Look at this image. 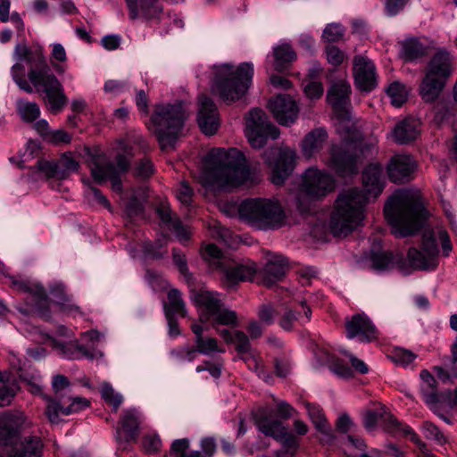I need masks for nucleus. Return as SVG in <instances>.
<instances>
[{
	"mask_svg": "<svg viewBox=\"0 0 457 457\" xmlns=\"http://www.w3.org/2000/svg\"><path fill=\"white\" fill-rule=\"evenodd\" d=\"M350 94L351 86L345 80L333 83L328 91L327 101L331 105L336 116L340 120L349 118Z\"/></svg>",
	"mask_w": 457,
	"mask_h": 457,
	"instance_id": "f3484780",
	"label": "nucleus"
},
{
	"mask_svg": "<svg viewBox=\"0 0 457 457\" xmlns=\"http://www.w3.org/2000/svg\"><path fill=\"white\" fill-rule=\"evenodd\" d=\"M191 329L195 336L196 350L204 354H208L214 351L223 352L218 349V342L213 337H204V327L199 324H193Z\"/></svg>",
	"mask_w": 457,
	"mask_h": 457,
	"instance_id": "f704fd0d",
	"label": "nucleus"
},
{
	"mask_svg": "<svg viewBox=\"0 0 457 457\" xmlns=\"http://www.w3.org/2000/svg\"><path fill=\"white\" fill-rule=\"evenodd\" d=\"M358 156L352 145H334L330 151V167L342 178L358 172Z\"/></svg>",
	"mask_w": 457,
	"mask_h": 457,
	"instance_id": "dca6fc26",
	"label": "nucleus"
},
{
	"mask_svg": "<svg viewBox=\"0 0 457 457\" xmlns=\"http://www.w3.org/2000/svg\"><path fill=\"white\" fill-rule=\"evenodd\" d=\"M382 165L370 163L362 171L363 189L351 188L337 196L329 220L330 231L334 236L345 237L359 225L364 217L366 204L382 193Z\"/></svg>",
	"mask_w": 457,
	"mask_h": 457,
	"instance_id": "f257e3e1",
	"label": "nucleus"
},
{
	"mask_svg": "<svg viewBox=\"0 0 457 457\" xmlns=\"http://www.w3.org/2000/svg\"><path fill=\"white\" fill-rule=\"evenodd\" d=\"M194 195V190L186 180L180 181L177 189V198L179 201L186 205L189 206L192 204V198Z\"/></svg>",
	"mask_w": 457,
	"mask_h": 457,
	"instance_id": "680f3d73",
	"label": "nucleus"
},
{
	"mask_svg": "<svg viewBox=\"0 0 457 457\" xmlns=\"http://www.w3.org/2000/svg\"><path fill=\"white\" fill-rule=\"evenodd\" d=\"M56 162L58 164L60 180L66 179L72 172L78 171L79 168V162L72 157L71 153L63 154Z\"/></svg>",
	"mask_w": 457,
	"mask_h": 457,
	"instance_id": "ea45409f",
	"label": "nucleus"
},
{
	"mask_svg": "<svg viewBox=\"0 0 457 457\" xmlns=\"http://www.w3.org/2000/svg\"><path fill=\"white\" fill-rule=\"evenodd\" d=\"M419 126V120L413 118H406L399 121L392 131L394 141L400 145L414 141L420 134Z\"/></svg>",
	"mask_w": 457,
	"mask_h": 457,
	"instance_id": "cd10ccee",
	"label": "nucleus"
},
{
	"mask_svg": "<svg viewBox=\"0 0 457 457\" xmlns=\"http://www.w3.org/2000/svg\"><path fill=\"white\" fill-rule=\"evenodd\" d=\"M16 110L21 119L27 123L36 121L40 115V108L37 103L22 98L16 101Z\"/></svg>",
	"mask_w": 457,
	"mask_h": 457,
	"instance_id": "4c0bfd02",
	"label": "nucleus"
},
{
	"mask_svg": "<svg viewBox=\"0 0 457 457\" xmlns=\"http://www.w3.org/2000/svg\"><path fill=\"white\" fill-rule=\"evenodd\" d=\"M423 429L426 432V436L429 439H434L437 443L443 445L446 442V438L444 434L440 431L437 426L430 421H424L422 425Z\"/></svg>",
	"mask_w": 457,
	"mask_h": 457,
	"instance_id": "e2e57ef3",
	"label": "nucleus"
},
{
	"mask_svg": "<svg viewBox=\"0 0 457 457\" xmlns=\"http://www.w3.org/2000/svg\"><path fill=\"white\" fill-rule=\"evenodd\" d=\"M21 418L17 415L4 412L0 415V444L11 445L10 450L4 451L0 457H40L42 442L38 436H29L20 442H14L19 434Z\"/></svg>",
	"mask_w": 457,
	"mask_h": 457,
	"instance_id": "423d86ee",
	"label": "nucleus"
},
{
	"mask_svg": "<svg viewBox=\"0 0 457 457\" xmlns=\"http://www.w3.org/2000/svg\"><path fill=\"white\" fill-rule=\"evenodd\" d=\"M371 268L377 271H385L397 267L403 270L406 265L403 255L391 251H372L370 255Z\"/></svg>",
	"mask_w": 457,
	"mask_h": 457,
	"instance_id": "393cba45",
	"label": "nucleus"
},
{
	"mask_svg": "<svg viewBox=\"0 0 457 457\" xmlns=\"http://www.w3.org/2000/svg\"><path fill=\"white\" fill-rule=\"evenodd\" d=\"M164 309L165 314L186 316L185 303L178 289L172 288L168 292V303L164 304Z\"/></svg>",
	"mask_w": 457,
	"mask_h": 457,
	"instance_id": "58836bf2",
	"label": "nucleus"
},
{
	"mask_svg": "<svg viewBox=\"0 0 457 457\" xmlns=\"http://www.w3.org/2000/svg\"><path fill=\"white\" fill-rule=\"evenodd\" d=\"M254 424L266 436H270L282 445L277 457H294L299 448L297 437L287 431L283 423L272 418L265 409H259L253 415Z\"/></svg>",
	"mask_w": 457,
	"mask_h": 457,
	"instance_id": "1a4fd4ad",
	"label": "nucleus"
},
{
	"mask_svg": "<svg viewBox=\"0 0 457 457\" xmlns=\"http://www.w3.org/2000/svg\"><path fill=\"white\" fill-rule=\"evenodd\" d=\"M327 60L328 62L332 64L333 66H339L344 59H345V54L343 51H341L337 46L333 45H328L325 48Z\"/></svg>",
	"mask_w": 457,
	"mask_h": 457,
	"instance_id": "0e129e2a",
	"label": "nucleus"
},
{
	"mask_svg": "<svg viewBox=\"0 0 457 457\" xmlns=\"http://www.w3.org/2000/svg\"><path fill=\"white\" fill-rule=\"evenodd\" d=\"M71 383L67 377L63 375H55L53 377L52 387L54 392V396H49L52 399L62 402L70 395Z\"/></svg>",
	"mask_w": 457,
	"mask_h": 457,
	"instance_id": "79ce46f5",
	"label": "nucleus"
},
{
	"mask_svg": "<svg viewBox=\"0 0 457 457\" xmlns=\"http://www.w3.org/2000/svg\"><path fill=\"white\" fill-rule=\"evenodd\" d=\"M18 389L14 378L0 373V406L10 404Z\"/></svg>",
	"mask_w": 457,
	"mask_h": 457,
	"instance_id": "c9c22d12",
	"label": "nucleus"
},
{
	"mask_svg": "<svg viewBox=\"0 0 457 457\" xmlns=\"http://www.w3.org/2000/svg\"><path fill=\"white\" fill-rule=\"evenodd\" d=\"M241 219L259 229H275L285 223V212L278 201L267 198H250L238 207Z\"/></svg>",
	"mask_w": 457,
	"mask_h": 457,
	"instance_id": "39448f33",
	"label": "nucleus"
},
{
	"mask_svg": "<svg viewBox=\"0 0 457 457\" xmlns=\"http://www.w3.org/2000/svg\"><path fill=\"white\" fill-rule=\"evenodd\" d=\"M420 393L424 402L434 413H437V405L442 404L445 398V391L439 392L435 377L427 370L420 372Z\"/></svg>",
	"mask_w": 457,
	"mask_h": 457,
	"instance_id": "5701e85b",
	"label": "nucleus"
},
{
	"mask_svg": "<svg viewBox=\"0 0 457 457\" xmlns=\"http://www.w3.org/2000/svg\"><path fill=\"white\" fill-rule=\"evenodd\" d=\"M389 357L395 363L407 366L416 359L417 355L411 351L396 347L391 352Z\"/></svg>",
	"mask_w": 457,
	"mask_h": 457,
	"instance_id": "3c124183",
	"label": "nucleus"
},
{
	"mask_svg": "<svg viewBox=\"0 0 457 457\" xmlns=\"http://www.w3.org/2000/svg\"><path fill=\"white\" fill-rule=\"evenodd\" d=\"M220 268L223 271L225 283L228 287H232L238 282L251 280L255 274L254 268L244 264L224 265L220 262Z\"/></svg>",
	"mask_w": 457,
	"mask_h": 457,
	"instance_id": "c85d7f7f",
	"label": "nucleus"
},
{
	"mask_svg": "<svg viewBox=\"0 0 457 457\" xmlns=\"http://www.w3.org/2000/svg\"><path fill=\"white\" fill-rule=\"evenodd\" d=\"M142 13L147 19H152L162 12V8L158 5L157 0H138Z\"/></svg>",
	"mask_w": 457,
	"mask_h": 457,
	"instance_id": "bf43d9fd",
	"label": "nucleus"
},
{
	"mask_svg": "<svg viewBox=\"0 0 457 457\" xmlns=\"http://www.w3.org/2000/svg\"><path fill=\"white\" fill-rule=\"evenodd\" d=\"M414 170L415 162L410 155H395L391 158L387 165L388 178L394 183L409 181Z\"/></svg>",
	"mask_w": 457,
	"mask_h": 457,
	"instance_id": "b1692460",
	"label": "nucleus"
},
{
	"mask_svg": "<svg viewBox=\"0 0 457 457\" xmlns=\"http://www.w3.org/2000/svg\"><path fill=\"white\" fill-rule=\"evenodd\" d=\"M344 29L341 25L332 23L326 26L322 38L329 43L337 42L344 37Z\"/></svg>",
	"mask_w": 457,
	"mask_h": 457,
	"instance_id": "4d7b16f0",
	"label": "nucleus"
},
{
	"mask_svg": "<svg viewBox=\"0 0 457 457\" xmlns=\"http://www.w3.org/2000/svg\"><path fill=\"white\" fill-rule=\"evenodd\" d=\"M30 301L32 302V305L35 310L37 312L39 316L45 320H49L51 319V311L49 308V301L46 295V290L44 289V296H39L37 295H33L30 297Z\"/></svg>",
	"mask_w": 457,
	"mask_h": 457,
	"instance_id": "49530a36",
	"label": "nucleus"
},
{
	"mask_svg": "<svg viewBox=\"0 0 457 457\" xmlns=\"http://www.w3.org/2000/svg\"><path fill=\"white\" fill-rule=\"evenodd\" d=\"M407 257L411 266L415 270H435L437 266V260L430 257L429 254L415 247L408 250Z\"/></svg>",
	"mask_w": 457,
	"mask_h": 457,
	"instance_id": "473e14b6",
	"label": "nucleus"
},
{
	"mask_svg": "<svg viewBox=\"0 0 457 457\" xmlns=\"http://www.w3.org/2000/svg\"><path fill=\"white\" fill-rule=\"evenodd\" d=\"M346 337H359L361 342H371L378 338V331L371 320L364 314H354L345 323Z\"/></svg>",
	"mask_w": 457,
	"mask_h": 457,
	"instance_id": "aec40b11",
	"label": "nucleus"
},
{
	"mask_svg": "<svg viewBox=\"0 0 457 457\" xmlns=\"http://www.w3.org/2000/svg\"><path fill=\"white\" fill-rule=\"evenodd\" d=\"M253 65L240 63L236 70L232 65L224 64L215 75L214 86L220 97L227 104L242 98L252 84Z\"/></svg>",
	"mask_w": 457,
	"mask_h": 457,
	"instance_id": "0eeeda50",
	"label": "nucleus"
},
{
	"mask_svg": "<svg viewBox=\"0 0 457 457\" xmlns=\"http://www.w3.org/2000/svg\"><path fill=\"white\" fill-rule=\"evenodd\" d=\"M12 286L18 290L29 293L30 297L33 295H37L39 296H44V287L39 285H31L29 281L24 280H17L13 277L11 278Z\"/></svg>",
	"mask_w": 457,
	"mask_h": 457,
	"instance_id": "5fc2aeb1",
	"label": "nucleus"
},
{
	"mask_svg": "<svg viewBox=\"0 0 457 457\" xmlns=\"http://www.w3.org/2000/svg\"><path fill=\"white\" fill-rule=\"evenodd\" d=\"M263 157L272 170V183L282 185L295 168V152L288 147L270 148L264 152Z\"/></svg>",
	"mask_w": 457,
	"mask_h": 457,
	"instance_id": "4468645a",
	"label": "nucleus"
},
{
	"mask_svg": "<svg viewBox=\"0 0 457 457\" xmlns=\"http://www.w3.org/2000/svg\"><path fill=\"white\" fill-rule=\"evenodd\" d=\"M167 240L165 237H160L154 242L145 241L143 243L142 251L145 255L153 259H161L166 253L165 246Z\"/></svg>",
	"mask_w": 457,
	"mask_h": 457,
	"instance_id": "a19ab883",
	"label": "nucleus"
},
{
	"mask_svg": "<svg viewBox=\"0 0 457 457\" xmlns=\"http://www.w3.org/2000/svg\"><path fill=\"white\" fill-rule=\"evenodd\" d=\"M386 92L391 98L392 104L395 107H401L407 99L404 87L399 82L390 84Z\"/></svg>",
	"mask_w": 457,
	"mask_h": 457,
	"instance_id": "8fccbe9b",
	"label": "nucleus"
},
{
	"mask_svg": "<svg viewBox=\"0 0 457 457\" xmlns=\"http://www.w3.org/2000/svg\"><path fill=\"white\" fill-rule=\"evenodd\" d=\"M198 125L205 135H213L218 130L219 113L214 102L206 95H201L198 97Z\"/></svg>",
	"mask_w": 457,
	"mask_h": 457,
	"instance_id": "6ab92c4d",
	"label": "nucleus"
},
{
	"mask_svg": "<svg viewBox=\"0 0 457 457\" xmlns=\"http://www.w3.org/2000/svg\"><path fill=\"white\" fill-rule=\"evenodd\" d=\"M355 87L363 92H370L377 87L375 66L369 59L358 55L353 59Z\"/></svg>",
	"mask_w": 457,
	"mask_h": 457,
	"instance_id": "412c9836",
	"label": "nucleus"
},
{
	"mask_svg": "<svg viewBox=\"0 0 457 457\" xmlns=\"http://www.w3.org/2000/svg\"><path fill=\"white\" fill-rule=\"evenodd\" d=\"M328 140V133L322 128L312 129L302 141V152L305 158L311 159L318 154Z\"/></svg>",
	"mask_w": 457,
	"mask_h": 457,
	"instance_id": "bb28decb",
	"label": "nucleus"
},
{
	"mask_svg": "<svg viewBox=\"0 0 457 457\" xmlns=\"http://www.w3.org/2000/svg\"><path fill=\"white\" fill-rule=\"evenodd\" d=\"M336 181L327 171L312 167L307 169L302 176V183L297 196V208L300 212L305 213L310 210L308 204L302 199V195L311 200H318L335 189Z\"/></svg>",
	"mask_w": 457,
	"mask_h": 457,
	"instance_id": "9d476101",
	"label": "nucleus"
},
{
	"mask_svg": "<svg viewBox=\"0 0 457 457\" xmlns=\"http://www.w3.org/2000/svg\"><path fill=\"white\" fill-rule=\"evenodd\" d=\"M245 136L253 148H262L269 138L277 139L279 129L273 125L260 108L251 109L245 116Z\"/></svg>",
	"mask_w": 457,
	"mask_h": 457,
	"instance_id": "9b49d317",
	"label": "nucleus"
},
{
	"mask_svg": "<svg viewBox=\"0 0 457 457\" xmlns=\"http://www.w3.org/2000/svg\"><path fill=\"white\" fill-rule=\"evenodd\" d=\"M212 236L223 242L228 247H232L235 242L232 232L218 222H215L212 228Z\"/></svg>",
	"mask_w": 457,
	"mask_h": 457,
	"instance_id": "864d4df0",
	"label": "nucleus"
},
{
	"mask_svg": "<svg viewBox=\"0 0 457 457\" xmlns=\"http://www.w3.org/2000/svg\"><path fill=\"white\" fill-rule=\"evenodd\" d=\"M421 249L424 253L437 260L439 253L436 237L432 229H425L422 234Z\"/></svg>",
	"mask_w": 457,
	"mask_h": 457,
	"instance_id": "37998d69",
	"label": "nucleus"
},
{
	"mask_svg": "<svg viewBox=\"0 0 457 457\" xmlns=\"http://www.w3.org/2000/svg\"><path fill=\"white\" fill-rule=\"evenodd\" d=\"M37 169L46 175V179L55 178L60 179L58 164L56 162L38 160L36 164Z\"/></svg>",
	"mask_w": 457,
	"mask_h": 457,
	"instance_id": "13d9d810",
	"label": "nucleus"
},
{
	"mask_svg": "<svg viewBox=\"0 0 457 457\" xmlns=\"http://www.w3.org/2000/svg\"><path fill=\"white\" fill-rule=\"evenodd\" d=\"M274 69L284 71L296 59V53L289 44H281L273 48Z\"/></svg>",
	"mask_w": 457,
	"mask_h": 457,
	"instance_id": "2f4dec72",
	"label": "nucleus"
},
{
	"mask_svg": "<svg viewBox=\"0 0 457 457\" xmlns=\"http://www.w3.org/2000/svg\"><path fill=\"white\" fill-rule=\"evenodd\" d=\"M251 175L244 154L236 148L212 153L204 172V180L217 187L239 186L250 180Z\"/></svg>",
	"mask_w": 457,
	"mask_h": 457,
	"instance_id": "7ed1b4c3",
	"label": "nucleus"
},
{
	"mask_svg": "<svg viewBox=\"0 0 457 457\" xmlns=\"http://www.w3.org/2000/svg\"><path fill=\"white\" fill-rule=\"evenodd\" d=\"M120 428L117 430L119 436L123 437L125 441L135 439L139 426L137 411L134 410L124 411L120 417Z\"/></svg>",
	"mask_w": 457,
	"mask_h": 457,
	"instance_id": "7c9ffc66",
	"label": "nucleus"
},
{
	"mask_svg": "<svg viewBox=\"0 0 457 457\" xmlns=\"http://www.w3.org/2000/svg\"><path fill=\"white\" fill-rule=\"evenodd\" d=\"M306 408L309 417L316 429L319 428H324V426L328 423L323 411L319 406L307 403Z\"/></svg>",
	"mask_w": 457,
	"mask_h": 457,
	"instance_id": "6e6d98bb",
	"label": "nucleus"
},
{
	"mask_svg": "<svg viewBox=\"0 0 457 457\" xmlns=\"http://www.w3.org/2000/svg\"><path fill=\"white\" fill-rule=\"evenodd\" d=\"M211 319L213 320V327L215 324L220 325H237V312L231 310L225 309L223 306Z\"/></svg>",
	"mask_w": 457,
	"mask_h": 457,
	"instance_id": "09e8293b",
	"label": "nucleus"
},
{
	"mask_svg": "<svg viewBox=\"0 0 457 457\" xmlns=\"http://www.w3.org/2000/svg\"><path fill=\"white\" fill-rule=\"evenodd\" d=\"M386 221L393 228V234L405 237L419 231L425 224L428 212L420 196L411 190H398L384 206Z\"/></svg>",
	"mask_w": 457,
	"mask_h": 457,
	"instance_id": "f03ea898",
	"label": "nucleus"
},
{
	"mask_svg": "<svg viewBox=\"0 0 457 457\" xmlns=\"http://www.w3.org/2000/svg\"><path fill=\"white\" fill-rule=\"evenodd\" d=\"M288 270V261L286 257L278 255L270 259L263 269V280L267 287L280 280Z\"/></svg>",
	"mask_w": 457,
	"mask_h": 457,
	"instance_id": "c756f323",
	"label": "nucleus"
},
{
	"mask_svg": "<svg viewBox=\"0 0 457 457\" xmlns=\"http://www.w3.org/2000/svg\"><path fill=\"white\" fill-rule=\"evenodd\" d=\"M101 395L104 402L112 405L114 411H117L122 402V397L114 392L109 383L105 382L102 385Z\"/></svg>",
	"mask_w": 457,
	"mask_h": 457,
	"instance_id": "603ef678",
	"label": "nucleus"
},
{
	"mask_svg": "<svg viewBox=\"0 0 457 457\" xmlns=\"http://www.w3.org/2000/svg\"><path fill=\"white\" fill-rule=\"evenodd\" d=\"M46 400V415L51 423H58L61 415H70L90 406V401L85 397H73L68 395L62 402L43 395Z\"/></svg>",
	"mask_w": 457,
	"mask_h": 457,
	"instance_id": "2eb2a0df",
	"label": "nucleus"
},
{
	"mask_svg": "<svg viewBox=\"0 0 457 457\" xmlns=\"http://www.w3.org/2000/svg\"><path fill=\"white\" fill-rule=\"evenodd\" d=\"M12 76L18 87L26 93H33V87L25 78V68L21 63H15L12 67Z\"/></svg>",
	"mask_w": 457,
	"mask_h": 457,
	"instance_id": "de8ad7c7",
	"label": "nucleus"
},
{
	"mask_svg": "<svg viewBox=\"0 0 457 457\" xmlns=\"http://www.w3.org/2000/svg\"><path fill=\"white\" fill-rule=\"evenodd\" d=\"M427 53V47L417 38H410L402 43V57L406 62H413Z\"/></svg>",
	"mask_w": 457,
	"mask_h": 457,
	"instance_id": "e433bc0d",
	"label": "nucleus"
},
{
	"mask_svg": "<svg viewBox=\"0 0 457 457\" xmlns=\"http://www.w3.org/2000/svg\"><path fill=\"white\" fill-rule=\"evenodd\" d=\"M154 172V165L147 158L141 159L135 166L134 176L141 179H148Z\"/></svg>",
	"mask_w": 457,
	"mask_h": 457,
	"instance_id": "052dcab7",
	"label": "nucleus"
},
{
	"mask_svg": "<svg viewBox=\"0 0 457 457\" xmlns=\"http://www.w3.org/2000/svg\"><path fill=\"white\" fill-rule=\"evenodd\" d=\"M277 312L275 308L270 304H262L258 310V318L260 321L266 325H271L274 322Z\"/></svg>",
	"mask_w": 457,
	"mask_h": 457,
	"instance_id": "69168bd1",
	"label": "nucleus"
},
{
	"mask_svg": "<svg viewBox=\"0 0 457 457\" xmlns=\"http://www.w3.org/2000/svg\"><path fill=\"white\" fill-rule=\"evenodd\" d=\"M453 72V58L449 52L438 50L428 62L419 92L426 103L435 102Z\"/></svg>",
	"mask_w": 457,
	"mask_h": 457,
	"instance_id": "6e6552de",
	"label": "nucleus"
},
{
	"mask_svg": "<svg viewBox=\"0 0 457 457\" xmlns=\"http://www.w3.org/2000/svg\"><path fill=\"white\" fill-rule=\"evenodd\" d=\"M35 87H41L45 93L44 101L49 112L53 114L61 112L66 106L68 98L63 87L54 74L48 70L42 71L34 81H30Z\"/></svg>",
	"mask_w": 457,
	"mask_h": 457,
	"instance_id": "ddd939ff",
	"label": "nucleus"
},
{
	"mask_svg": "<svg viewBox=\"0 0 457 457\" xmlns=\"http://www.w3.org/2000/svg\"><path fill=\"white\" fill-rule=\"evenodd\" d=\"M218 332L227 344L236 345V350L238 353H246L251 350L249 338L243 331L235 330L231 332L228 329H221Z\"/></svg>",
	"mask_w": 457,
	"mask_h": 457,
	"instance_id": "72a5a7b5",
	"label": "nucleus"
},
{
	"mask_svg": "<svg viewBox=\"0 0 457 457\" xmlns=\"http://www.w3.org/2000/svg\"><path fill=\"white\" fill-rule=\"evenodd\" d=\"M330 370L340 377L348 378L352 376L351 368L338 358L333 357L329 366Z\"/></svg>",
	"mask_w": 457,
	"mask_h": 457,
	"instance_id": "774afa93",
	"label": "nucleus"
},
{
	"mask_svg": "<svg viewBox=\"0 0 457 457\" xmlns=\"http://www.w3.org/2000/svg\"><path fill=\"white\" fill-rule=\"evenodd\" d=\"M131 166V157L118 154L114 162H95L91 168V175L96 183L110 180L112 188L117 193L122 192L121 175L128 172Z\"/></svg>",
	"mask_w": 457,
	"mask_h": 457,
	"instance_id": "f8f14e48",
	"label": "nucleus"
},
{
	"mask_svg": "<svg viewBox=\"0 0 457 457\" xmlns=\"http://www.w3.org/2000/svg\"><path fill=\"white\" fill-rule=\"evenodd\" d=\"M30 301L32 302V305L35 310L37 312L39 316L45 320H49L51 319V311L49 308V301L46 295V290L44 289V296H39L37 295H33L30 297Z\"/></svg>",
	"mask_w": 457,
	"mask_h": 457,
	"instance_id": "a18cd8bd",
	"label": "nucleus"
},
{
	"mask_svg": "<svg viewBox=\"0 0 457 457\" xmlns=\"http://www.w3.org/2000/svg\"><path fill=\"white\" fill-rule=\"evenodd\" d=\"M193 300L197 306L204 310V312L200 318L202 321L210 320L217 313L220 307L223 306L218 294L212 291L200 290L199 292H195Z\"/></svg>",
	"mask_w": 457,
	"mask_h": 457,
	"instance_id": "a878e982",
	"label": "nucleus"
},
{
	"mask_svg": "<svg viewBox=\"0 0 457 457\" xmlns=\"http://www.w3.org/2000/svg\"><path fill=\"white\" fill-rule=\"evenodd\" d=\"M391 426L396 429L397 431L403 432L405 436H411V441L417 445L422 453H425L427 449V445L421 441L419 436L414 432V430L408 425L403 424L395 418H391L389 420Z\"/></svg>",
	"mask_w": 457,
	"mask_h": 457,
	"instance_id": "c03bdc74",
	"label": "nucleus"
},
{
	"mask_svg": "<svg viewBox=\"0 0 457 457\" xmlns=\"http://www.w3.org/2000/svg\"><path fill=\"white\" fill-rule=\"evenodd\" d=\"M184 102L173 104H156L151 120L162 150L173 148L188 116Z\"/></svg>",
	"mask_w": 457,
	"mask_h": 457,
	"instance_id": "20e7f679",
	"label": "nucleus"
},
{
	"mask_svg": "<svg viewBox=\"0 0 457 457\" xmlns=\"http://www.w3.org/2000/svg\"><path fill=\"white\" fill-rule=\"evenodd\" d=\"M269 108L276 120L283 126H290L298 117V106L289 95H278L270 99Z\"/></svg>",
	"mask_w": 457,
	"mask_h": 457,
	"instance_id": "a211bd4d",
	"label": "nucleus"
},
{
	"mask_svg": "<svg viewBox=\"0 0 457 457\" xmlns=\"http://www.w3.org/2000/svg\"><path fill=\"white\" fill-rule=\"evenodd\" d=\"M14 52L19 61H25L29 64V81H34L42 71L49 68L41 49L31 50L25 44H18Z\"/></svg>",
	"mask_w": 457,
	"mask_h": 457,
	"instance_id": "4be33fe9",
	"label": "nucleus"
},
{
	"mask_svg": "<svg viewBox=\"0 0 457 457\" xmlns=\"http://www.w3.org/2000/svg\"><path fill=\"white\" fill-rule=\"evenodd\" d=\"M378 140L376 137L370 136L366 139H362L360 144V151L363 157L372 155L377 152Z\"/></svg>",
	"mask_w": 457,
	"mask_h": 457,
	"instance_id": "338daca9",
	"label": "nucleus"
}]
</instances>
